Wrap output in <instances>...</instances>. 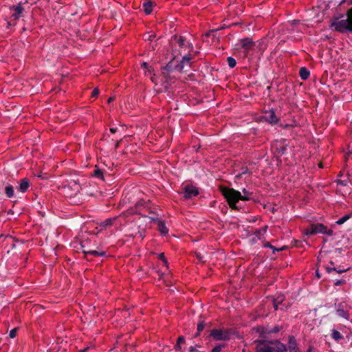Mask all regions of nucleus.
Wrapping results in <instances>:
<instances>
[{"mask_svg": "<svg viewBox=\"0 0 352 352\" xmlns=\"http://www.w3.org/2000/svg\"><path fill=\"white\" fill-rule=\"evenodd\" d=\"M219 190L221 194L223 195L224 198L228 203L229 206L232 209L237 211H240L243 210V206L240 204H238L240 200L242 201H249L252 200L254 202L256 201L252 197L253 192L247 190L245 188L242 190L243 195H242L241 192L238 190H234V188H228L226 186H221Z\"/></svg>", "mask_w": 352, "mask_h": 352, "instance_id": "1", "label": "nucleus"}, {"mask_svg": "<svg viewBox=\"0 0 352 352\" xmlns=\"http://www.w3.org/2000/svg\"><path fill=\"white\" fill-rule=\"evenodd\" d=\"M344 14L333 16L329 28L341 34H352V8L347 10L346 19H343Z\"/></svg>", "mask_w": 352, "mask_h": 352, "instance_id": "2", "label": "nucleus"}, {"mask_svg": "<svg viewBox=\"0 0 352 352\" xmlns=\"http://www.w3.org/2000/svg\"><path fill=\"white\" fill-rule=\"evenodd\" d=\"M256 352H287L286 345L279 340L274 342H259L258 346L255 348Z\"/></svg>", "mask_w": 352, "mask_h": 352, "instance_id": "3", "label": "nucleus"}, {"mask_svg": "<svg viewBox=\"0 0 352 352\" xmlns=\"http://www.w3.org/2000/svg\"><path fill=\"white\" fill-rule=\"evenodd\" d=\"M162 74L168 82L173 79L171 73L174 71L182 72V66H179L178 59L174 56L164 67L161 68Z\"/></svg>", "mask_w": 352, "mask_h": 352, "instance_id": "4", "label": "nucleus"}, {"mask_svg": "<svg viewBox=\"0 0 352 352\" xmlns=\"http://www.w3.org/2000/svg\"><path fill=\"white\" fill-rule=\"evenodd\" d=\"M304 233L306 235L323 234L328 236H332L333 234V231L332 229H329L323 223H316L310 224L306 229H305Z\"/></svg>", "mask_w": 352, "mask_h": 352, "instance_id": "5", "label": "nucleus"}, {"mask_svg": "<svg viewBox=\"0 0 352 352\" xmlns=\"http://www.w3.org/2000/svg\"><path fill=\"white\" fill-rule=\"evenodd\" d=\"M9 10L10 16L7 21V28L16 25V21L23 16L24 8L21 3H19L17 5L10 6Z\"/></svg>", "mask_w": 352, "mask_h": 352, "instance_id": "6", "label": "nucleus"}, {"mask_svg": "<svg viewBox=\"0 0 352 352\" xmlns=\"http://www.w3.org/2000/svg\"><path fill=\"white\" fill-rule=\"evenodd\" d=\"M232 332V329H213L210 331L209 337L217 341H228L230 339Z\"/></svg>", "mask_w": 352, "mask_h": 352, "instance_id": "7", "label": "nucleus"}, {"mask_svg": "<svg viewBox=\"0 0 352 352\" xmlns=\"http://www.w3.org/2000/svg\"><path fill=\"white\" fill-rule=\"evenodd\" d=\"M256 332L259 333V336L261 338L260 340H256L254 341L256 346H258V344H259V342L261 341H265L266 342H274L275 341H277L278 340H269V336L272 334V327H270L268 326H258L256 328Z\"/></svg>", "mask_w": 352, "mask_h": 352, "instance_id": "8", "label": "nucleus"}, {"mask_svg": "<svg viewBox=\"0 0 352 352\" xmlns=\"http://www.w3.org/2000/svg\"><path fill=\"white\" fill-rule=\"evenodd\" d=\"M334 306L336 308V314L338 316L345 318L346 320H349V318H350L349 308L350 307H348L347 305L345 302H342L338 304L335 303Z\"/></svg>", "mask_w": 352, "mask_h": 352, "instance_id": "9", "label": "nucleus"}, {"mask_svg": "<svg viewBox=\"0 0 352 352\" xmlns=\"http://www.w3.org/2000/svg\"><path fill=\"white\" fill-rule=\"evenodd\" d=\"M144 210H148L149 213H152V211L149 208V203L143 199H140L135 205V212L146 217V215L143 214Z\"/></svg>", "mask_w": 352, "mask_h": 352, "instance_id": "10", "label": "nucleus"}, {"mask_svg": "<svg viewBox=\"0 0 352 352\" xmlns=\"http://www.w3.org/2000/svg\"><path fill=\"white\" fill-rule=\"evenodd\" d=\"M184 197L186 199H190L194 197H197L199 194L198 188L187 184L183 188Z\"/></svg>", "mask_w": 352, "mask_h": 352, "instance_id": "11", "label": "nucleus"}, {"mask_svg": "<svg viewBox=\"0 0 352 352\" xmlns=\"http://www.w3.org/2000/svg\"><path fill=\"white\" fill-rule=\"evenodd\" d=\"M241 47L243 49V53L247 55L250 50H252L254 45L255 43L253 41L252 38L246 37L242 38L239 41Z\"/></svg>", "mask_w": 352, "mask_h": 352, "instance_id": "12", "label": "nucleus"}, {"mask_svg": "<svg viewBox=\"0 0 352 352\" xmlns=\"http://www.w3.org/2000/svg\"><path fill=\"white\" fill-rule=\"evenodd\" d=\"M173 39L177 42L180 47H186L189 49V51L191 52L193 50V45L190 42H186V38L182 36H178L175 34L173 36Z\"/></svg>", "mask_w": 352, "mask_h": 352, "instance_id": "13", "label": "nucleus"}, {"mask_svg": "<svg viewBox=\"0 0 352 352\" xmlns=\"http://www.w3.org/2000/svg\"><path fill=\"white\" fill-rule=\"evenodd\" d=\"M263 119L271 124H276L279 121V119L276 116L274 109L266 111L265 115L263 116Z\"/></svg>", "mask_w": 352, "mask_h": 352, "instance_id": "14", "label": "nucleus"}, {"mask_svg": "<svg viewBox=\"0 0 352 352\" xmlns=\"http://www.w3.org/2000/svg\"><path fill=\"white\" fill-rule=\"evenodd\" d=\"M83 254L85 258L87 261H91V258L90 256H106V252L104 251H97V250H83Z\"/></svg>", "mask_w": 352, "mask_h": 352, "instance_id": "15", "label": "nucleus"}, {"mask_svg": "<svg viewBox=\"0 0 352 352\" xmlns=\"http://www.w3.org/2000/svg\"><path fill=\"white\" fill-rule=\"evenodd\" d=\"M194 58V56L192 54H188L185 56H184L182 58V60H178V64L179 66H182V72H184V69L186 66H188L189 67H191L192 62L191 60Z\"/></svg>", "mask_w": 352, "mask_h": 352, "instance_id": "16", "label": "nucleus"}, {"mask_svg": "<svg viewBox=\"0 0 352 352\" xmlns=\"http://www.w3.org/2000/svg\"><path fill=\"white\" fill-rule=\"evenodd\" d=\"M288 350L289 352H299L296 340L294 336H289Z\"/></svg>", "mask_w": 352, "mask_h": 352, "instance_id": "17", "label": "nucleus"}, {"mask_svg": "<svg viewBox=\"0 0 352 352\" xmlns=\"http://www.w3.org/2000/svg\"><path fill=\"white\" fill-rule=\"evenodd\" d=\"M30 186V179L27 177H25L19 182V186L18 187V190L19 191H21V192H25L28 190Z\"/></svg>", "mask_w": 352, "mask_h": 352, "instance_id": "18", "label": "nucleus"}, {"mask_svg": "<svg viewBox=\"0 0 352 352\" xmlns=\"http://www.w3.org/2000/svg\"><path fill=\"white\" fill-rule=\"evenodd\" d=\"M154 3L151 0L145 1L142 4V8L146 14H150L153 11V6Z\"/></svg>", "mask_w": 352, "mask_h": 352, "instance_id": "19", "label": "nucleus"}, {"mask_svg": "<svg viewBox=\"0 0 352 352\" xmlns=\"http://www.w3.org/2000/svg\"><path fill=\"white\" fill-rule=\"evenodd\" d=\"M299 75L302 80H306L309 78L310 76V72L307 67H302L300 68Z\"/></svg>", "mask_w": 352, "mask_h": 352, "instance_id": "20", "label": "nucleus"}, {"mask_svg": "<svg viewBox=\"0 0 352 352\" xmlns=\"http://www.w3.org/2000/svg\"><path fill=\"white\" fill-rule=\"evenodd\" d=\"M206 326V324L205 323L204 320H200L197 324V333L195 334L194 337L197 338L198 336H199L201 332L204 329Z\"/></svg>", "mask_w": 352, "mask_h": 352, "instance_id": "21", "label": "nucleus"}, {"mask_svg": "<svg viewBox=\"0 0 352 352\" xmlns=\"http://www.w3.org/2000/svg\"><path fill=\"white\" fill-rule=\"evenodd\" d=\"M331 336L332 338L336 342H339L344 338L343 336L336 329L332 330Z\"/></svg>", "mask_w": 352, "mask_h": 352, "instance_id": "22", "label": "nucleus"}, {"mask_svg": "<svg viewBox=\"0 0 352 352\" xmlns=\"http://www.w3.org/2000/svg\"><path fill=\"white\" fill-rule=\"evenodd\" d=\"M158 230L162 234H166L168 232V229L166 228L165 223L162 221H158Z\"/></svg>", "mask_w": 352, "mask_h": 352, "instance_id": "23", "label": "nucleus"}, {"mask_svg": "<svg viewBox=\"0 0 352 352\" xmlns=\"http://www.w3.org/2000/svg\"><path fill=\"white\" fill-rule=\"evenodd\" d=\"M69 187H71L76 192H80L81 187L78 182L75 180H72L69 183Z\"/></svg>", "mask_w": 352, "mask_h": 352, "instance_id": "24", "label": "nucleus"}, {"mask_svg": "<svg viewBox=\"0 0 352 352\" xmlns=\"http://www.w3.org/2000/svg\"><path fill=\"white\" fill-rule=\"evenodd\" d=\"M92 175L98 179H100L102 180H104V172L102 170L96 168L94 169Z\"/></svg>", "mask_w": 352, "mask_h": 352, "instance_id": "25", "label": "nucleus"}, {"mask_svg": "<svg viewBox=\"0 0 352 352\" xmlns=\"http://www.w3.org/2000/svg\"><path fill=\"white\" fill-rule=\"evenodd\" d=\"M5 193L6 196L9 198H11L14 196V188L12 185L8 184L5 188Z\"/></svg>", "mask_w": 352, "mask_h": 352, "instance_id": "26", "label": "nucleus"}, {"mask_svg": "<svg viewBox=\"0 0 352 352\" xmlns=\"http://www.w3.org/2000/svg\"><path fill=\"white\" fill-rule=\"evenodd\" d=\"M351 217H352V213L351 212L347 214H345L344 216H343L342 217L339 219L338 221H336L335 223L338 224V225H342Z\"/></svg>", "mask_w": 352, "mask_h": 352, "instance_id": "27", "label": "nucleus"}, {"mask_svg": "<svg viewBox=\"0 0 352 352\" xmlns=\"http://www.w3.org/2000/svg\"><path fill=\"white\" fill-rule=\"evenodd\" d=\"M283 301V296H278L276 298L273 299V307L274 310H278V305H280Z\"/></svg>", "mask_w": 352, "mask_h": 352, "instance_id": "28", "label": "nucleus"}, {"mask_svg": "<svg viewBox=\"0 0 352 352\" xmlns=\"http://www.w3.org/2000/svg\"><path fill=\"white\" fill-rule=\"evenodd\" d=\"M116 219L117 217L107 219L103 222L101 223V226L104 228L111 226Z\"/></svg>", "mask_w": 352, "mask_h": 352, "instance_id": "29", "label": "nucleus"}, {"mask_svg": "<svg viewBox=\"0 0 352 352\" xmlns=\"http://www.w3.org/2000/svg\"><path fill=\"white\" fill-rule=\"evenodd\" d=\"M141 67L144 69H146V73L149 74H152L154 71L153 68L146 62H144L141 64Z\"/></svg>", "mask_w": 352, "mask_h": 352, "instance_id": "30", "label": "nucleus"}, {"mask_svg": "<svg viewBox=\"0 0 352 352\" xmlns=\"http://www.w3.org/2000/svg\"><path fill=\"white\" fill-rule=\"evenodd\" d=\"M227 62H228V65H229V67L230 68H234L236 66V60L234 58L231 57V56H229L227 58Z\"/></svg>", "mask_w": 352, "mask_h": 352, "instance_id": "31", "label": "nucleus"}, {"mask_svg": "<svg viewBox=\"0 0 352 352\" xmlns=\"http://www.w3.org/2000/svg\"><path fill=\"white\" fill-rule=\"evenodd\" d=\"M264 248H269L272 250L273 254H275L276 252H278V248L275 246L272 245L270 242L266 241L263 243Z\"/></svg>", "mask_w": 352, "mask_h": 352, "instance_id": "32", "label": "nucleus"}, {"mask_svg": "<svg viewBox=\"0 0 352 352\" xmlns=\"http://www.w3.org/2000/svg\"><path fill=\"white\" fill-rule=\"evenodd\" d=\"M226 346V344H219L212 349L211 352H221L222 349L225 348Z\"/></svg>", "mask_w": 352, "mask_h": 352, "instance_id": "33", "label": "nucleus"}, {"mask_svg": "<svg viewBox=\"0 0 352 352\" xmlns=\"http://www.w3.org/2000/svg\"><path fill=\"white\" fill-rule=\"evenodd\" d=\"M158 258L164 263L165 265L168 266V261L165 257L164 253L159 254Z\"/></svg>", "mask_w": 352, "mask_h": 352, "instance_id": "34", "label": "nucleus"}, {"mask_svg": "<svg viewBox=\"0 0 352 352\" xmlns=\"http://www.w3.org/2000/svg\"><path fill=\"white\" fill-rule=\"evenodd\" d=\"M220 30V29H215V30H210L209 32H206V33L205 34V36H206V37H209V36H212L213 37H214V36H215V33H216L218 30Z\"/></svg>", "mask_w": 352, "mask_h": 352, "instance_id": "35", "label": "nucleus"}, {"mask_svg": "<svg viewBox=\"0 0 352 352\" xmlns=\"http://www.w3.org/2000/svg\"><path fill=\"white\" fill-rule=\"evenodd\" d=\"M155 37V34L153 33H152V34L148 33V34L144 35V39L146 41H153Z\"/></svg>", "mask_w": 352, "mask_h": 352, "instance_id": "36", "label": "nucleus"}, {"mask_svg": "<svg viewBox=\"0 0 352 352\" xmlns=\"http://www.w3.org/2000/svg\"><path fill=\"white\" fill-rule=\"evenodd\" d=\"M349 179H338L336 182L338 185L345 186L348 184Z\"/></svg>", "mask_w": 352, "mask_h": 352, "instance_id": "37", "label": "nucleus"}, {"mask_svg": "<svg viewBox=\"0 0 352 352\" xmlns=\"http://www.w3.org/2000/svg\"><path fill=\"white\" fill-rule=\"evenodd\" d=\"M17 331H18V328H14L13 329H12L9 333L10 338H15Z\"/></svg>", "mask_w": 352, "mask_h": 352, "instance_id": "38", "label": "nucleus"}, {"mask_svg": "<svg viewBox=\"0 0 352 352\" xmlns=\"http://www.w3.org/2000/svg\"><path fill=\"white\" fill-rule=\"evenodd\" d=\"M100 94V91L98 88H95L91 93L92 98H96Z\"/></svg>", "mask_w": 352, "mask_h": 352, "instance_id": "39", "label": "nucleus"}, {"mask_svg": "<svg viewBox=\"0 0 352 352\" xmlns=\"http://www.w3.org/2000/svg\"><path fill=\"white\" fill-rule=\"evenodd\" d=\"M185 338L184 336H179L178 338H177V343L179 344H184L185 343Z\"/></svg>", "mask_w": 352, "mask_h": 352, "instance_id": "40", "label": "nucleus"}, {"mask_svg": "<svg viewBox=\"0 0 352 352\" xmlns=\"http://www.w3.org/2000/svg\"><path fill=\"white\" fill-rule=\"evenodd\" d=\"M262 233V230L257 229L254 231V234L258 239H261V234Z\"/></svg>", "mask_w": 352, "mask_h": 352, "instance_id": "41", "label": "nucleus"}, {"mask_svg": "<svg viewBox=\"0 0 352 352\" xmlns=\"http://www.w3.org/2000/svg\"><path fill=\"white\" fill-rule=\"evenodd\" d=\"M280 331V327L279 326H275L272 327V333H276Z\"/></svg>", "mask_w": 352, "mask_h": 352, "instance_id": "42", "label": "nucleus"}, {"mask_svg": "<svg viewBox=\"0 0 352 352\" xmlns=\"http://www.w3.org/2000/svg\"><path fill=\"white\" fill-rule=\"evenodd\" d=\"M346 283V280H343V279H341V280H337L334 285H336V286H338V285H343Z\"/></svg>", "mask_w": 352, "mask_h": 352, "instance_id": "43", "label": "nucleus"}, {"mask_svg": "<svg viewBox=\"0 0 352 352\" xmlns=\"http://www.w3.org/2000/svg\"><path fill=\"white\" fill-rule=\"evenodd\" d=\"M278 152L280 154H284L285 151L286 150V148L285 146H281L279 148L277 149Z\"/></svg>", "mask_w": 352, "mask_h": 352, "instance_id": "44", "label": "nucleus"}, {"mask_svg": "<svg viewBox=\"0 0 352 352\" xmlns=\"http://www.w3.org/2000/svg\"><path fill=\"white\" fill-rule=\"evenodd\" d=\"M325 269L327 273H331V272L336 270V267H326Z\"/></svg>", "mask_w": 352, "mask_h": 352, "instance_id": "45", "label": "nucleus"}, {"mask_svg": "<svg viewBox=\"0 0 352 352\" xmlns=\"http://www.w3.org/2000/svg\"><path fill=\"white\" fill-rule=\"evenodd\" d=\"M346 3L347 5H352V0H342L340 5Z\"/></svg>", "mask_w": 352, "mask_h": 352, "instance_id": "46", "label": "nucleus"}, {"mask_svg": "<svg viewBox=\"0 0 352 352\" xmlns=\"http://www.w3.org/2000/svg\"><path fill=\"white\" fill-rule=\"evenodd\" d=\"M174 349L176 350V351H182V346H181V344H178V343H176V344L174 346Z\"/></svg>", "mask_w": 352, "mask_h": 352, "instance_id": "47", "label": "nucleus"}, {"mask_svg": "<svg viewBox=\"0 0 352 352\" xmlns=\"http://www.w3.org/2000/svg\"><path fill=\"white\" fill-rule=\"evenodd\" d=\"M151 80L154 82L155 85H157V82H156V76H155V74H153L152 76H151Z\"/></svg>", "mask_w": 352, "mask_h": 352, "instance_id": "48", "label": "nucleus"}, {"mask_svg": "<svg viewBox=\"0 0 352 352\" xmlns=\"http://www.w3.org/2000/svg\"><path fill=\"white\" fill-rule=\"evenodd\" d=\"M149 218L151 221L157 222V223H158V221H160L157 217H150Z\"/></svg>", "mask_w": 352, "mask_h": 352, "instance_id": "49", "label": "nucleus"}, {"mask_svg": "<svg viewBox=\"0 0 352 352\" xmlns=\"http://www.w3.org/2000/svg\"><path fill=\"white\" fill-rule=\"evenodd\" d=\"M347 270H348V269H347V270H338V269L336 268V270H334V272H337V273H338V274H342V273H343V272H346Z\"/></svg>", "mask_w": 352, "mask_h": 352, "instance_id": "50", "label": "nucleus"}, {"mask_svg": "<svg viewBox=\"0 0 352 352\" xmlns=\"http://www.w3.org/2000/svg\"><path fill=\"white\" fill-rule=\"evenodd\" d=\"M287 246L286 245H284L280 248H278V252H280V251H283V250H287Z\"/></svg>", "mask_w": 352, "mask_h": 352, "instance_id": "51", "label": "nucleus"}, {"mask_svg": "<svg viewBox=\"0 0 352 352\" xmlns=\"http://www.w3.org/2000/svg\"><path fill=\"white\" fill-rule=\"evenodd\" d=\"M315 351V349L313 347V346H309V349H307V352H314Z\"/></svg>", "mask_w": 352, "mask_h": 352, "instance_id": "52", "label": "nucleus"}, {"mask_svg": "<svg viewBox=\"0 0 352 352\" xmlns=\"http://www.w3.org/2000/svg\"><path fill=\"white\" fill-rule=\"evenodd\" d=\"M120 140H117L115 144V148H118L120 145Z\"/></svg>", "mask_w": 352, "mask_h": 352, "instance_id": "53", "label": "nucleus"}, {"mask_svg": "<svg viewBox=\"0 0 352 352\" xmlns=\"http://www.w3.org/2000/svg\"><path fill=\"white\" fill-rule=\"evenodd\" d=\"M280 126L283 127V128H285V129H287V128H289L292 126V125L290 124H285V125H283V124H280Z\"/></svg>", "mask_w": 352, "mask_h": 352, "instance_id": "54", "label": "nucleus"}, {"mask_svg": "<svg viewBox=\"0 0 352 352\" xmlns=\"http://www.w3.org/2000/svg\"><path fill=\"white\" fill-rule=\"evenodd\" d=\"M110 131L112 133H115L117 131V129L116 128H111Z\"/></svg>", "mask_w": 352, "mask_h": 352, "instance_id": "55", "label": "nucleus"}, {"mask_svg": "<svg viewBox=\"0 0 352 352\" xmlns=\"http://www.w3.org/2000/svg\"><path fill=\"white\" fill-rule=\"evenodd\" d=\"M267 229V226H265L263 228H261V230H262V232L265 233V232H266Z\"/></svg>", "mask_w": 352, "mask_h": 352, "instance_id": "56", "label": "nucleus"}, {"mask_svg": "<svg viewBox=\"0 0 352 352\" xmlns=\"http://www.w3.org/2000/svg\"><path fill=\"white\" fill-rule=\"evenodd\" d=\"M113 100H114V98H113V97H110V98L108 99L107 102H108V103H110V102H111Z\"/></svg>", "mask_w": 352, "mask_h": 352, "instance_id": "57", "label": "nucleus"}, {"mask_svg": "<svg viewBox=\"0 0 352 352\" xmlns=\"http://www.w3.org/2000/svg\"><path fill=\"white\" fill-rule=\"evenodd\" d=\"M199 54V51H196L194 52V54H192V56H194V58L197 56H198V54Z\"/></svg>", "mask_w": 352, "mask_h": 352, "instance_id": "58", "label": "nucleus"}, {"mask_svg": "<svg viewBox=\"0 0 352 352\" xmlns=\"http://www.w3.org/2000/svg\"><path fill=\"white\" fill-rule=\"evenodd\" d=\"M316 276H317V278H320V273L318 272V270H316Z\"/></svg>", "mask_w": 352, "mask_h": 352, "instance_id": "59", "label": "nucleus"}, {"mask_svg": "<svg viewBox=\"0 0 352 352\" xmlns=\"http://www.w3.org/2000/svg\"><path fill=\"white\" fill-rule=\"evenodd\" d=\"M81 248H82V252H83V250H87V249L85 248V245H84V244H83V242H82V243H81Z\"/></svg>", "mask_w": 352, "mask_h": 352, "instance_id": "60", "label": "nucleus"}, {"mask_svg": "<svg viewBox=\"0 0 352 352\" xmlns=\"http://www.w3.org/2000/svg\"><path fill=\"white\" fill-rule=\"evenodd\" d=\"M330 264H331V265H334V263H333V261H330Z\"/></svg>", "mask_w": 352, "mask_h": 352, "instance_id": "61", "label": "nucleus"}, {"mask_svg": "<svg viewBox=\"0 0 352 352\" xmlns=\"http://www.w3.org/2000/svg\"><path fill=\"white\" fill-rule=\"evenodd\" d=\"M297 23V21H294V24H296Z\"/></svg>", "mask_w": 352, "mask_h": 352, "instance_id": "62", "label": "nucleus"}, {"mask_svg": "<svg viewBox=\"0 0 352 352\" xmlns=\"http://www.w3.org/2000/svg\"><path fill=\"white\" fill-rule=\"evenodd\" d=\"M319 166H320V168H322V164H319Z\"/></svg>", "mask_w": 352, "mask_h": 352, "instance_id": "63", "label": "nucleus"}, {"mask_svg": "<svg viewBox=\"0 0 352 352\" xmlns=\"http://www.w3.org/2000/svg\"><path fill=\"white\" fill-rule=\"evenodd\" d=\"M86 349L83 350V351H81V352H85Z\"/></svg>", "mask_w": 352, "mask_h": 352, "instance_id": "64", "label": "nucleus"}]
</instances>
